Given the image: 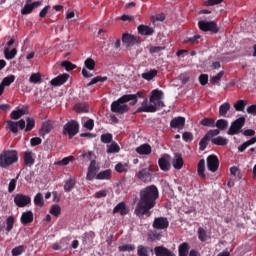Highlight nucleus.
I'll return each mask as SVG.
<instances>
[{
  "label": "nucleus",
  "instance_id": "40",
  "mask_svg": "<svg viewBox=\"0 0 256 256\" xmlns=\"http://www.w3.org/2000/svg\"><path fill=\"white\" fill-rule=\"evenodd\" d=\"M25 115V110L23 109H18V110H13L10 114L11 119L14 121H17V119H21Z\"/></svg>",
  "mask_w": 256,
  "mask_h": 256
},
{
  "label": "nucleus",
  "instance_id": "35",
  "mask_svg": "<svg viewBox=\"0 0 256 256\" xmlns=\"http://www.w3.org/2000/svg\"><path fill=\"white\" fill-rule=\"evenodd\" d=\"M157 70L152 69L149 72L142 73V79H145L146 81H151L152 79H155L157 77Z\"/></svg>",
  "mask_w": 256,
  "mask_h": 256
},
{
  "label": "nucleus",
  "instance_id": "57",
  "mask_svg": "<svg viewBox=\"0 0 256 256\" xmlns=\"http://www.w3.org/2000/svg\"><path fill=\"white\" fill-rule=\"evenodd\" d=\"M29 81L30 83H34V84L41 83V74L39 73L32 74L29 78Z\"/></svg>",
  "mask_w": 256,
  "mask_h": 256
},
{
  "label": "nucleus",
  "instance_id": "49",
  "mask_svg": "<svg viewBox=\"0 0 256 256\" xmlns=\"http://www.w3.org/2000/svg\"><path fill=\"white\" fill-rule=\"evenodd\" d=\"M209 140L210 139L206 135H204V137L199 142L200 151H205L207 149V145H209Z\"/></svg>",
  "mask_w": 256,
  "mask_h": 256
},
{
  "label": "nucleus",
  "instance_id": "48",
  "mask_svg": "<svg viewBox=\"0 0 256 256\" xmlns=\"http://www.w3.org/2000/svg\"><path fill=\"white\" fill-rule=\"evenodd\" d=\"M49 213L50 215H54V217H59L61 215V206L57 204L52 205Z\"/></svg>",
  "mask_w": 256,
  "mask_h": 256
},
{
  "label": "nucleus",
  "instance_id": "56",
  "mask_svg": "<svg viewBox=\"0 0 256 256\" xmlns=\"http://www.w3.org/2000/svg\"><path fill=\"white\" fill-rule=\"evenodd\" d=\"M74 159H75L74 156H68V157H65L62 160L56 162V165H63V166L69 165V163H71Z\"/></svg>",
  "mask_w": 256,
  "mask_h": 256
},
{
  "label": "nucleus",
  "instance_id": "38",
  "mask_svg": "<svg viewBox=\"0 0 256 256\" xmlns=\"http://www.w3.org/2000/svg\"><path fill=\"white\" fill-rule=\"evenodd\" d=\"M74 109L76 113H89V105L85 103L76 104Z\"/></svg>",
  "mask_w": 256,
  "mask_h": 256
},
{
  "label": "nucleus",
  "instance_id": "12",
  "mask_svg": "<svg viewBox=\"0 0 256 256\" xmlns=\"http://www.w3.org/2000/svg\"><path fill=\"white\" fill-rule=\"evenodd\" d=\"M208 171L215 173L219 169V158L217 155H209L206 159Z\"/></svg>",
  "mask_w": 256,
  "mask_h": 256
},
{
  "label": "nucleus",
  "instance_id": "20",
  "mask_svg": "<svg viewBox=\"0 0 256 256\" xmlns=\"http://www.w3.org/2000/svg\"><path fill=\"white\" fill-rule=\"evenodd\" d=\"M52 130H53V122L45 121L43 122L40 128L39 135L41 137H45V135H49V133H51Z\"/></svg>",
  "mask_w": 256,
  "mask_h": 256
},
{
  "label": "nucleus",
  "instance_id": "9",
  "mask_svg": "<svg viewBox=\"0 0 256 256\" xmlns=\"http://www.w3.org/2000/svg\"><path fill=\"white\" fill-rule=\"evenodd\" d=\"M154 229H158V231H163L169 228V219L167 217H157L154 219L152 224Z\"/></svg>",
  "mask_w": 256,
  "mask_h": 256
},
{
  "label": "nucleus",
  "instance_id": "42",
  "mask_svg": "<svg viewBox=\"0 0 256 256\" xmlns=\"http://www.w3.org/2000/svg\"><path fill=\"white\" fill-rule=\"evenodd\" d=\"M101 143H105L108 145V143H113V134L111 133H105L100 136Z\"/></svg>",
  "mask_w": 256,
  "mask_h": 256
},
{
  "label": "nucleus",
  "instance_id": "13",
  "mask_svg": "<svg viewBox=\"0 0 256 256\" xmlns=\"http://www.w3.org/2000/svg\"><path fill=\"white\" fill-rule=\"evenodd\" d=\"M152 170L150 167L143 168L140 171L136 173L137 179H140V181H143V183H147V181H151L152 177Z\"/></svg>",
  "mask_w": 256,
  "mask_h": 256
},
{
  "label": "nucleus",
  "instance_id": "28",
  "mask_svg": "<svg viewBox=\"0 0 256 256\" xmlns=\"http://www.w3.org/2000/svg\"><path fill=\"white\" fill-rule=\"evenodd\" d=\"M211 143L213 145L225 147V145H227L229 143V140H227V138H225L223 136H217V137L211 139Z\"/></svg>",
  "mask_w": 256,
  "mask_h": 256
},
{
  "label": "nucleus",
  "instance_id": "27",
  "mask_svg": "<svg viewBox=\"0 0 256 256\" xmlns=\"http://www.w3.org/2000/svg\"><path fill=\"white\" fill-rule=\"evenodd\" d=\"M231 111V104L229 102H225L219 107V117H227V113Z\"/></svg>",
  "mask_w": 256,
  "mask_h": 256
},
{
  "label": "nucleus",
  "instance_id": "18",
  "mask_svg": "<svg viewBox=\"0 0 256 256\" xmlns=\"http://www.w3.org/2000/svg\"><path fill=\"white\" fill-rule=\"evenodd\" d=\"M170 127L172 129H183V127H185V117H175L171 120Z\"/></svg>",
  "mask_w": 256,
  "mask_h": 256
},
{
  "label": "nucleus",
  "instance_id": "17",
  "mask_svg": "<svg viewBox=\"0 0 256 256\" xmlns=\"http://www.w3.org/2000/svg\"><path fill=\"white\" fill-rule=\"evenodd\" d=\"M23 161L26 167H33L35 165V153L33 151L24 152Z\"/></svg>",
  "mask_w": 256,
  "mask_h": 256
},
{
  "label": "nucleus",
  "instance_id": "14",
  "mask_svg": "<svg viewBox=\"0 0 256 256\" xmlns=\"http://www.w3.org/2000/svg\"><path fill=\"white\" fill-rule=\"evenodd\" d=\"M170 160H171V156H169V154H165L161 158H159L158 165L161 171H169L171 169Z\"/></svg>",
  "mask_w": 256,
  "mask_h": 256
},
{
  "label": "nucleus",
  "instance_id": "7",
  "mask_svg": "<svg viewBox=\"0 0 256 256\" xmlns=\"http://www.w3.org/2000/svg\"><path fill=\"white\" fill-rule=\"evenodd\" d=\"M243 127H245V117L241 116L231 123V125L227 131V134L228 135H239V133L243 132V130H241V129H243Z\"/></svg>",
  "mask_w": 256,
  "mask_h": 256
},
{
  "label": "nucleus",
  "instance_id": "8",
  "mask_svg": "<svg viewBox=\"0 0 256 256\" xmlns=\"http://www.w3.org/2000/svg\"><path fill=\"white\" fill-rule=\"evenodd\" d=\"M198 27L200 31H210V33H219V27L217 26V23L214 21H205L201 20L198 22Z\"/></svg>",
  "mask_w": 256,
  "mask_h": 256
},
{
  "label": "nucleus",
  "instance_id": "45",
  "mask_svg": "<svg viewBox=\"0 0 256 256\" xmlns=\"http://www.w3.org/2000/svg\"><path fill=\"white\" fill-rule=\"evenodd\" d=\"M223 75H225V72L224 71H220L216 76H213L210 79V83H212L213 85H221L220 81H221Z\"/></svg>",
  "mask_w": 256,
  "mask_h": 256
},
{
  "label": "nucleus",
  "instance_id": "58",
  "mask_svg": "<svg viewBox=\"0 0 256 256\" xmlns=\"http://www.w3.org/2000/svg\"><path fill=\"white\" fill-rule=\"evenodd\" d=\"M119 251L125 252V251H135V245L133 244H125L118 247Z\"/></svg>",
  "mask_w": 256,
  "mask_h": 256
},
{
  "label": "nucleus",
  "instance_id": "60",
  "mask_svg": "<svg viewBox=\"0 0 256 256\" xmlns=\"http://www.w3.org/2000/svg\"><path fill=\"white\" fill-rule=\"evenodd\" d=\"M96 177H97V172L95 170H91L88 168V171L86 174L87 181H93L94 178L96 179Z\"/></svg>",
  "mask_w": 256,
  "mask_h": 256
},
{
  "label": "nucleus",
  "instance_id": "11",
  "mask_svg": "<svg viewBox=\"0 0 256 256\" xmlns=\"http://www.w3.org/2000/svg\"><path fill=\"white\" fill-rule=\"evenodd\" d=\"M14 203L16 207H27V205H31V198L25 194H16Z\"/></svg>",
  "mask_w": 256,
  "mask_h": 256
},
{
  "label": "nucleus",
  "instance_id": "26",
  "mask_svg": "<svg viewBox=\"0 0 256 256\" xmlns=\"http://www.w3.org/2000/svg\"><path fill=\"white\" fill-rule=\"evenodd\" d=\"M138 155H151V146L149 144H142L136 148Z\"/></svg>",
  "mask_w": 256,
  "mask_h": 256
},
{
  "label": "nucleus",
  "instance_id": "51",
  "mask_svg": "<svg viewBox=\"0 0 256 256\" xmlns=\"http://www.w3.org/2000/svg\"><path fill=\"white\" fill-rule=\"evenodd\" d=\"M198 239L202 241V243H205L207 241V231L203 229L202 227L198 228Z\"/></svg>",
  "mask_w": 256,
  "mask_h": 256
},
{
  "label": "nucleus",
  "instance_id": "63",
  "mask_svg": "<svg viewBox=\"0 0 256 256\" xmlns=\"http://www.w3.org/2000/svg\"><path fill=\"white\" fill-rule=\"evenodd\" d=\"M221 133V130L219 129H214V130H209L205 135L209 138V139H213V137H217V135H219Z\"/></svg>",
  "mask_w": 256,
  "mask_h": 256
},
{
  "label": "nucleus",
  "instance_id": "64",
  "mask_svg": "<svg viewBox=\"0 0 256 256\" xmlns=\"http://www.w3.org/2000/svg\"><path fill=\"white\" fill-rule=\"evenodd\" d=\"M199 83H200V85H202V86L207 85V83H209V75H207V74H201V75L199 76Z\"/></svg>",
  "mask_w": 256,
  "mask_h": 256
},
{
  "label": "nucleus",
  "instance_id": "29",
  "mask_svg": "<svg viewBox=\"0 0 256 256\" xmlns=\"http://www.w3.org/2000/svg\"><path fill=\"white\" fill-rule=\"evenodd\" d=\"M197 173L201 179H206L207 176L205 175V159H201L198 162Z\"/></svg>",
  "mask_w": 256,
  "mask_h": 256
},
{
  "label": "nucleus",
  "instance_id": "53",
  "mask_svg": "<svg viewBox=\"0 0 256 256\" xmlns=\"http://www.w3.org/2000/svg\"><path fill=\"white\" fill-rule=\"evenodd\" d=\"M84 65L86 69H89V71H93L95 69V60H93V58H87L84 62Z\"/></svg>",
  "mask_w": 256,
  "mask_h": 256
},
{
  "label": "nucleus",
  "instance_id": "24",
  "mask_svg": "<svg viewBox=\"0 0 256 256\" xmlns=\"http://www.w3.org/2000/svg\"><path fill=\"white\" fill-rule=\"evenodd\" d=\"M138 33L140 35L150 36V35H153V33H155V29H153L147 25L141 24L138 26Z\"/></svg>",
  "mask_w": 256,
  "mask_h": 256
},
{
  "label": "nucleus",
  "instance_id": "50",
  "mask_svg": "<svg viewBox=\"0 0 256 256\" xmlns=\"http://www.w3.org/2000/svg\"><path fill=\"white\" fill-rule=\"evenodd\" d=\"M11 83H15V75L7 76V77L3 78L2 82H1V84L4 87H9V85H11Z\"/></svg>",
  "mask_w": 256,
  "mask_h": 256
},
{
  "label": "nucleus",
  "instance_id": "3",
  "mask_svg": "<svg viewBox=\"0 0 256 256\" xmlns=\"http://www.w3.org/2000/svg\"><path fill=\"white\" fill-rule=\"evenodd\" d=\"M130 105H137V99L135 95H123L117 100L113 101L111 104L112 113H117L118 115H125V113H129V105L125 103H129Z\"/></svg>",
  "mask_w": 256,
  "mask_h": 256
},
{
  "label": "nucleus",
  "instance_id": "47",
  "mask_svg": "<svg viewBox=\"0 0 256 256\" xmlns=\"http://www.w3.org/2000/svg\"><path fill=\"white\" fill-rule=\"evenodd\" d=\"M34 205H37L38 207H43L45 205V201L43 200V194L37 193L34 197Z\"/></svg>",
  "mask_w": 256,
  "mask_h": 256
},
{
  "label": "nucleus",
  "instance_id": "1",
  "mask_svg": "<svg viewBox=\"0 0 256 256\" xmlns=\"http://www.w3.org/2000/svg\"><path fill=\"white\" fill-rule=\"evenodd\" d=\"M157 199H159V188L155 185H150L140 190V199L136 205L134 213L139 219L145 217H151L153 213L151 209H154L157 205Z\"/></svg>",
  "mask_w": 256,
  "mask_h": 256
},
{
  "label": "nucleus",
  "instance_id": "6",
  "mask_svg": "<svg viewBox=\"0 0 256 256\" xmlns=\"http://www.w3.org/2000/svg\"><path fill=\"white\" fill-rule=\"evenodd\" d=\"M79 133V122L70 120L63 127V135H68L69 139H73Z\"/></svg>",
  "mask_w": 256,
  "mask_h": 256
},
{
  "label": "nucleus",
  "instance_id": "31",
  "mask_svg": "<svg viewBox=\"0 0 256 256\" xmlns=\"http://www.w3.org/2000/svg\"><path fill=\"white\" fill-rule=\"evenodd\" d=\"M215 127H217V129L219 131H225V129H227L229 127V121H227L225 119H218L215 122Z\"/></svg>",
  "mask_w": 256,
  "mask_h": 256
},
{
  "label": "nucleus",
  "instance_id": "55",
  "mask_svg": "<svg viewBox=\"0 0 256 256\" xmlns=\"http://www.w3.org/2000/svg\"><path fill=\"white\" fill-rule=\"evenodd\" d=\"M199 39H201V35L196 34L193 37L187 38L185 43H191V45H197L199 43Z\"/></svg>",
  "mask_w": 256,
  "mask_h": 256
},
{
  "label": "nucleus",
  "instance_id": "52",
  "mask_svg": "<svg viewBox=\"0 0 256 256\" xmlns=\"http://www.w3.org/2000/svg\"><path fill=\"white\" fill-rule=\"evenodd\" d=\"M23 253H25V246H23V245L17 246L12 249L13 256L23 255Z\"/></svg>",
  "mask_w": 256,
  "mask_h": 256
},
{
  "label": "nucleus",
  "instance_id": "30",
  "mask_svg": "<svg viewBox=\"0 0 256 256\" xmlns=\"http://www.w3.org/2000/svg\"><path fill=\"white\" fill-rule=\"evenodd\" d=\"M256 143V136L252 137L250 140L244 142L242 145L238 146V151L243 153L247 147H251V145H255Z\"/></svg>",
  "mask_w": 256,
  "mask_h": 256
},
{
  "label": "nucleus",
  "instance_id": "22",
  "mask_svg": "<svg viewBox=\"0 0 256 256\" xmlns=\"http://www.w3.org/2000/svg\"><path fill=\"white\" fill-rule=\"evenodd\" d=\"M172 165L174 169H177L178 171L183 169V165H184L183 156L179 153H176L172 160Z\"/></svg>",
  "mask_w": 256,
  "mask_h": 256
},
{
  "label": "nucleus",
  "instance_id": "54",
  "mask_svg": "<svg viewBox=\"0 0 256 256\" xmlns=\"http://www.w3.org/2000/svg\"><path fill=\"white\" fill-rule=\"evenodd\" d=\"M61 67H64L67 71H73V69H77V66L70 61H63L61 63Z\"/></svg>",
  "mask_w": 256,
  "mask_h": 256
},
{
  "label": "nucleus",
  "instance_id": "10",
  "mask_svg": "<svg viewBox=\"0 0 256 256\" xmlns=\"http://www.w3.org/2000/svg\"><path fill=\"white\" fill-rule=\"evenodd\" d=\"M37 7H41V1L33 2V0H26V4L21 10L22 15H29L33 13V9H37Z\"/></svg>",
  "mask_w": 256,
  "mask_h": 256
},
{
  "label": "nucleus",
  "instance_id": "37",
  "mask_svg": "<svg viewBox=\"0 0 256 256\" xmlns=\"http://www.w3.org/2000/svg\"><path fill=\"white\" fill-rule=\"evenodd\" d=\"M5 59L10 61L11 59H15L17 55V48H13L12 50H9V48H5L4 50Z\"/></svg>",
  "mask_w": 256,
  "mask_h": 256
},
{
  "label": "nucleus",
  "instance_id": "34",
  "mask_svg": "<svg viewBox=\"0 0 256 256\" xmlns=\"http://www.w3.org/2000/svg\"><path fill=\"white\" fill-rule=\"evenodd\" d=\"M121 151V147H119V144H117V142H111L110 145H107V153L108 154H115V153H119Z\"/></svg>",
  "mask_w": 256,
  "mask_h": 256
},
{
  "label": "nucleus",
  "instance_id": "32",
  "mask_svg": "<svg viewBox=\"0 0 256 256\" xmlns=\"http://www.w3.org/2000/svg\"><path fill=\"white\" fill-rule=\"evenodd\" d=\"M73 189H75V180L73 178H69L68 180L65 181L64 191L66 193H71Z\"/></svg>",
  "mask_w": 256,
  "mask_h": 256
},
{
  "label": "nucleus",
  "instance_id": "33",
  "mask_svg": "<svg viewBox=\"0 0 256 256\" xmlns=\"http://www.w3.org/2000/svg\"><path fill=\"white\" fill-rule=\"evenodd\" d=\"M109 79L107 76H96L86 85V87H91V85H97V83H105Z\"/></svg>",
  "mask_w": 256,
  "mask_h": 256
},
{
  "label": "nucleus",
  "instance_id": "15",
  "mask_svg": "<svg viewBox=\"0 0 256 256\" xmlns=\"http://www.w3.org/2000/svg\"><path fill=\"white\" fill-rule=\"evenodd\" d=\"M67 81H69V74L64 73L52 79L50 85H52V87H61V85H65Z\"/></svg>",
  "mask_w": 256,
  "mask_h": 256
},
{
  "label": "nucleus",
  "instance_id": "16",
  "mask_svg": "<svg viewBox=\"0 0 256 256\" xmlns=\"http://www.w3.org/2000/svg\"><path fill=\"white\" fill-rule=\"evenodd\" d=\"M138 42V39L135 35L125 32L122 35V43L127 47H133Z\"/></svg>",
  "mask_w": 256,
  "mask_h": 256
},
{
  "label": "nucleus",
  "instance_id": "36",
  "mask_svg": "<svg viewBox=\"0 0 256 256\" xmlns=\"http://www.w3.org/2000/svg\"><path fill=\"white\" fill-rule=\"evenodd\" d=\"M245 107H247V101H245V100H238L234 103L235 111L244 112Z\"/></svg>",
  "mask_w": 256,
  "mask_h": 256
},
{
  "label": "nucleus",
  "instance_id": "59",
  "mask_svg": "<svg viewBox=\"0 0 256 256\" xmlns=\"http://www.w3.org/2000/svg\"><path fill=\"white\" fill-rule=\"evenodd\" d=\"M225 0H207L204 2L205 7H213L214 5H221Z\"/></svg>",
  "mask_w": 256,
  "mask_h": 256
},
{
  "label": "nucleus",
  "instance_id": "19",
  "mask_svg": "<svg viewBox=\"0 0 256 256\" xmlns=\"http://www.w3.org/2000/svg\"><path fill=\"white\" fill-rule=\"evenodd\" d=\"M113 213H120L124 217L125 215H129V207H127L125 202H120L114 207Z\"/></svg>",
  "mask_w": 256,
  "mask_h": 256
},
{
  "label": "nucleus",
  "instance_id": "46",
  "mask_svg": "<svg viewBox=\"0 0 256 256\" xmlns=\"http://www.w3.org/2000/svg\"><path fill=\"white\" fill-rule=\"evenodd\" d=\"M137 255L138 256H149V247L139 245L137 247Z\"/></svg>",
  "mask_w": 256,
  "mask_h": 256
},
{
  "label": "nucleus",
  "instance_id": "2",
  "mask_svg": "<svg viewBox=\"0 0 256 256\" xmlns=\"http://www.w3.org/2000/svg\"><path fill=\"white\" fill-rule=\"evenodd\" d=\"M163 99V91L159 89H154L150 94V103L149 99L145 98L142 102V106L136 110V113H157L160 109L165 107V102Z\"/></svg>",
  "mask_w": 256,
  "mask_h": 256
},
{
  "label": "nucleus",
  "instance_id": "44",
  "mask_svg": "<svg viewBox=\"0 0 256 256\" xmlns=\"http://www.w3.org/2000/svg\"><path fill=\"white\" fill-rule=\"evenodd\" d=\"M115 171H117V173H127V171H129V165L120 162L116 164Z\"/></svg>",
  "mask_w": 256,
  "mask_h": 256
},
{
  "label": "nucleus",
  "instance_id": "41",
  "mask_svg": "<svg viewBox=\"0 0 256 256\" xmlns=\"http://www.w3.org/2000/svg\"><path fill=\"white\" fill-rule=\"evenodd\" d=\"M15 225V217L9 216L6 219V231L7 233H11L13 231V226Z\"/></svg>",
  "mask_w": 256,
  "mask_h": 256
},
{
  "label": "nucleus",
  "instance_id": "61",
  "mask_svg": "<svg viewBox=\"0 0 256 256\" xmlns=\"http://www.w3.org/2000/svg\"><path fill=\"white\" fill-rule=\"evenodd\" d=\"M182 139L186 143H191V141H193V133H191V132H184L182 134Z\"/></svg>",
  "mask_w": 256,
  "mask_h": 256
},
{
  "label": "nucleus",
  "instance_id": "62",
  "mask_svg": "<svg viewBox=\"0 0 256 256\" xmlns=\"http://www.w3.org/2000/svg\"><path fill=\"white\" fill-rule=\"evenodd\" d=\"M82 157H83L84 159H87L88 161H95V159H96L95 153H93V152H91V151H89V152H84V153L82 154Z\"/></svg>",
  "mask_w": 256,
  "mask_h": 256
},
{
  "label": "nucleus",
  "instance_id": "43",
  "mask_svg": "<svg viewBox=\"0 0 256 256\" xmlns=\"http://www.w3.org/2000/svg\"><path fill=\"white\" fill-rule=\"evenodd\" d=\"M200 125L203 127H215V119L213 118H203L200 121Z\"/></svg>",
  "mask_w": 256,
  "mask_h": 256
},
{
  "label": "nucleus",
  "instance_id": "23",
  "mask_svg": "<svg viewBox=\"0 0 256 256\" xmlns=\"http://www.w3.org/2000/svg\"><path fill=\"white\" fill-rule=\"evenodd\" d=\"M20 221L22 225H29V223H33V212L31 210L23 212Z\"/></svg>",
  "mask_w": 256,
  "mask_h": 256
},
{
  "label": "nucleus",
  "instance_id": "39",
  "mask_svg": "<svg viewBox=\"0 0 256 256\" xmlns=\"http://www.w3.org/2000/svg\"><path fill=\"white\" fill-rule=\"evenodd\" d=\"M96 179H98L99 181L111 179V170L108 169L101 171L96 175Z\"/></svg>",
  "mask_w": 256,
  "mask_h": 256
},
{
  "label": "nucleus",
  "instance_id": "5",
  "mask_svg": "<svg viewBox=\"0 0 256 256\" xmlns=\"http://www.w3.org/2000/svg\"><path fill=\"white\" fill-rule=\"evenodd\" d=\"M19 161V153L16 150H4L0 154V167L7 169Z\"/></svg>",
  "mask_w": 256,
  "mask_h": 256
},
{
  "label": "nucleus",
  "instance_id": "4",
  "mask_svg": "<svg viewBox=\"0 0 256 256\" xmlns=\"http://www.w3.org/2000/svg\"><path fill=\"white\" fill-rule=\"evenodd\" d=\"M6 127L13 133L14 135H17L20 131H23L25 129L26 133H29V131H33L35 129V118L28 117L26 119V127H25V120L21 119L19 121H13L8 120L6 122Z\"/></svg>",
  "mask_w": 256,
  "mask_h": 256
},
{
  "label": "nucleus",
  "instance_id": "25",
  "mask_svg": "<svg viewBox=\"0 0 256 256\" xmlns=\"http://www.w3.org/2000/svg\"><path fill=\"white\" fill-rule=\"evenodd\" d=\"M191 247L189 246V243L183 242L178 246V255L179 256H188L189 255V250Z\"/></svg>",
  "mask_w": 256,
  "mask_h": 256
},
{
  "label": "nucleus",
  "instance_id": "21",
  "mask_svg": "<svg viewBox=\"0 0 256 256\" xmlns=\"http://www.w3.org/2000/svg\"><path fill=\"white\" fill-rule=\"evenodd\" d=\"M154 253L156 256H175V253L164 246H156L154 248Z\"/></svg>",
  "mask_w": 256,
  "mask_h": 256
}]
</instances>
